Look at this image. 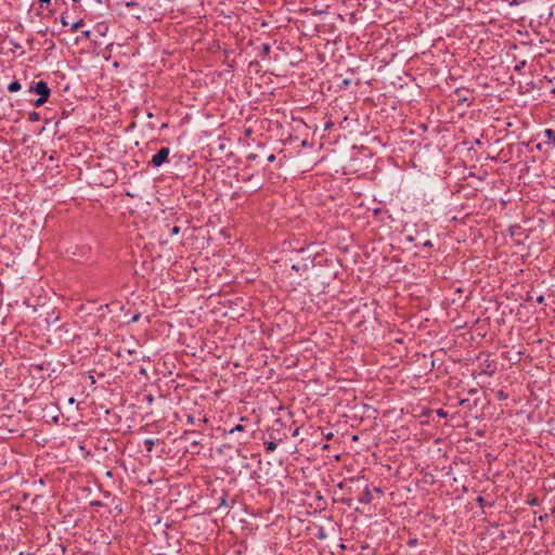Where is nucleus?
I'll use <instances>...</instances> for the list:
<instances>
[{"instance_id": "1", "label": "nucleus", "mask_w": 555, "mask_h": 555, "mask_svg": "<svg viewBox=\"0 0 555 555\" xmlns=\"http://www.w3.org/2000/svg\"><path fill=\"white\" fill-rule=\"evenodd\" d=\"M30 90H34V92L39 95V98L35 101V105L37 107L42 106L50 96V89L48 85L42 80L38 81L34 87L30 88Z\"/></svg>"}, {"instance_id": "2", "label": "nucleus", "mask_w": 555, "mask_h": 555, "mask_svg": "<svg viewBox=\"0 0 555 555\" xmlns=\"http://www.w3.org/2000/svg\"><path fill=\"white\" fill-rule=\"evenodd\" d=\"M170 154V150L168 147H162L153 157H152V165L154 167H160L165 163L168 162V157Z\"/></svg>"}, {"instance_id": "3", "label": "nucleus", "mask_w": 555, "mask_h": 555, "mask_svg": "<svg viewBox=\"0 0 555 555\" xmlns=\"http://www.w3.org/2000/svg\"><path fill=\"white\" fill-rule=\"evenodd\" d=\"M21 88H22L21 83L17 80H14V81L10 82L9 86H8L9 92H12V93L20 91Z\"/></svg>"}, {"instance_id": "4", "label": "nucleus", "mask_w": 555, "mask_h": 555, "mask_svg": "<svg viewBox=\"0 0 555 555\" xmlns=\"http://www.w3.org/2000/svg\"><path fill=\"white\" fill-rule=\"evenodd\" d=\"M544 135H545V138H547V140H548L550 142H552V143L554 144V146H555V131H554V130H552V129H545V130H544Z\"/></svg>"}, {"instance_id": "5", "label": "nucleus", "mask_w": 555, "mask_h": 555, "mask_svg": "<svg viewBox=\"0 0 555 555\" xmlns=\"http://www.w3.org/2000/svg\"><path fill=\"white\" fill-rule=\"evenodd\" d=\"M82 24H83V20H79V21L75 22L74 24H72V26H70V30H72V31H76V30H78V28H79L80 26H82Z\"/></svg>"}, {"instance_id": "6", "label": "nucleus", "mask_w": 555, "mask_h": 555, "mask_svg": "<svg viewBox=\"0 0 555 555\" xmlns=\"http://www.w3.org/2000/svg\"><path fill=\"white\" fill-rule=\"evenodd\" d=\"M144 444H145V447H146L147 451H152V449H153V447H154L155 442H154V440H153V439H146V440L144 441Z\"/></svg>"}, {"instance_id": "7", "label": "nucleus", "mask_w": 555, "mask_h": 555, "mask_svg": "<svg viewBox=\"0 0 555 555\" xmlns=\"http://www.w3.org/2000/svg\"><path fill=\"white\" fill-rule=\"evenodd\" d=\"M39 118H40V115H39V113H37V112H31V113L29 114V119H30L31 121H37V120H39Z\"/></svg>"}, {"instance_id": "8", "label": "nucleus", "mask_w": 555, "mask_h": 555, "mask_svg": "<svg viewBox=\"0 0 555 555\" xmlns=\"http://www.w3.org/2000/svg\"><path fill=\"white\" fill-rule=\"evenodd\" d=\"M275 448H276L275 442L270 441V442H268V443H267V450H268V451H274V450H275Z\"/></svg>"}, {"instance_id": "9", "label": "nucleus", "mask_w": 555, "mask_h": 555, "mask_svg": "<svg viewBox=\"0 0 555 555\" xmlns=\"http://www.w3.org/2000/svg\"><path fill=\"white\" fill-rule=\"evenodd\" d=\"M244 430V427L242 425H236L235 427H233L231 430H230V434H233L235 431H243Z\"/></svg>"}, {"instance_id": "10", "label": "nucleus", "mask_w": 555, "mask_h": 555, "mask_svg": "<svg viewBox=\"0 0 555 555\" xmlns=\"http://www.w3.org/2000/svg\"><path fill=\"white\" fill-rule=\"evenodd\" d=\"M437 414L441 417H446L447 416V412H444L443 410H438L437 411Z\"/></svg>"}, {"instance_id": "11", "label": "nucleus", "mask_w": 555, "mask_h": 555, "mask_svg": "<svg viewBox=\"0 0 555 555\" xmlns=\"http://www.w3.org/2000/svg\"><path fill=\"white\" fill-rule=\"evenodd\" d=\"M61 23H62L63 26H67L68 25V22L65 18V16H61Z\"/></svg>"}, {"instance_id": "12", "label": "nucleus", "mask_w": 555, "mask_h": 555, "mask_svg": "<svg viewBox=\"0 0 555 555\" xmlns=\"http://www.w3.org/2000/svg\"><path fill=\"white\" fill-rule=\"evenodd\" d=\"M90 35H91V31H90V30H83V31H82V36H83L85 38H89V37H90Z\"/></svg>"}, {"instance_id": "13", "label": "nucleus", "mask_w": 555, "mask_h": 555, "mask_svg": "<svg viewBox=\"0 0 555 555\" xmlns=\"http://www.w3.org/2000/svg\"><path fill=\"white\" fill-rule=\"evenodd\" d=\"M171 232H172V234H178L180 232L179 227H173Z\"/></svg>"}, {"instance_id": "14", "label": "nucleus", "mask_w": 555, "mask_h": 555, "mask_svg": "<svg viewBox=\"0 0 555 555\" xmlns=\"http://www.w3.org/2000/svg\"><path fill=\"white\" fill-rule=\"evenodd\" d=\"M40 3H46V4H49L51 2V0H39Z\"/></svg>"}, {"instance_id": "15", "label": "nucleus", "mask_w": 555, "mask_h": 555, "mask_svg": "<svg viewBox=\"0 0 555 555\" xmlns=\"http://www.w3.org/2000/svg\"><path fill=\"white\" fill-rule=\"evenodd\" d=\"M274 158H275V157H274V155H270V156H269V158H268V160H269V162H273V160H274Z\"/></svg>"}, {"instance_id": "16", "label": "nucleus", "mask_w": 555, "mask_h": 555, "mask_svg": "<svg viewBox=\"0 0 555 555\" xmlns=\"http://www.w3.org/2000/svg\"><path fill=\"white\" fill-rule=\"evenodd\" d=\"M552 93L555 94V88L552 90Z\"/></svg>"}, {"instance_id": "17", "label": "nucleus", "mask_w": 555, "mask_h": 555, "mask_svg": "<svg viewBox=\"0 0 555 555\" xmlns=\"http://www.w3.org/2000/svg\"><path fill=\"white\" fill-rule=\"evenodd\" d=\"M74 2H78L79 0H73Z\"/></svg>"}]
</instances>
